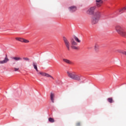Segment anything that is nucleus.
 Here are the masks:
<instances>
[{
	"label": "nucleus",
	"instance_id": "5",
	"mask_svg": "<svg viewBox=\"0 0 126 126\" xmlns=\"http://www.w3.org/2000/svg\"><path fill=\"white\" fill-rule=\"evenodd\" d=\"M115 29L117 32L119 34L121 33L124 30H125V29L123 27H121L120 26H117L115 27Z\"/></svg>",
	"mask_w": 126,
	"mask_h": 126
},
{
	"label": "nucleus",
	"instance_id": "18",
	"mask_svg": "<svg viewBox=\"0 0 126 126\" xmlns=\"http://www.w3.org/2000/svg\"><path fill=\"white\" fill-rule=\"evenodd\" d=\"M74 39H75L76 40V41L78 43H80L81 42V41L80 40H79V38H78L75 36H74Z\"/></svg>",
	"mask_w": 126,
	"mask_h": 126
},
{
	"label": "nucleus",
	"instance_id": "10",
	"mask_svg": "<svg viewBox=\"0 0 126 126\" xmlns=\"http://www.w3.org/2000/svg\"><path fill=\"white\" fill-rule=\"evenodd\" d=\"M69 9L71 12H75L76 10V7L75 6H72L70 7H69Z\"/></svg>",
	"mask_w": 126,
	"mask_h": 126
},
{
	"label": "nucleus",
	"instance_id": "19",
	"mask_svg": "<svg viewBox=\"0 0 126 126\" xmlns=\"http://www.w3.org/2000/svg\"><path fill=\"white\" fill-rule=\"evenodd\" d=\"M99 46L98 44H95L94 45L95 51H97L99 49Z\"/></svg>",
	"mask_w": 126,
	"mask_h": 126
},
{
	"label": "nucleus",
	"instance_id": "1",
	"mask_svg": "<svg viewBox=\"0 0 126 126\" xmlns=\"http://www.w3.org/2000/svg\"><path fill=\"white\" fill-rule=\"evenodd\" d=\"M96 6H92L87 10V14L89 15H93L91 19V23L93 25L97 24L101 17V13L99 11L94 12Z\"/></svg>",
	"mask_w": 126,
	"mask_h": 126
},
{
	"label": "nucleus",
	"instance_id": "8",
	"mask_svg": "<svg viewBox=\"0 0 126 126\" xmlns=\"http://www.w3.org/2000/svg\"><path fill=\"white\" fill-rule=\"evenodd\" d=\"M9 60L8 59L7 56L6 55L3 61H0V64H4L8 62H9Z\"/></svg>",
	"mask_w": 126,
	"mask_h": 126
},
{
	"label": "nucleus",
	"instance_id": "3",
	"mask_svg": "<svg viewBox=\"0 0 126 126\" xmlns=\"http://www.w3.org/2000/svg\"><path fill=\"white\" fill-rule=\"evenodd\" d=\"M63 40L64 41V43L66 47L67 48L68 51H70V47L71 45L70 42L68 39L65 36L63 37Z\"/></svg>",
	"mask_w": 126,
	"mask_h": 126
},
{
	"label": "nucleus",
	"instance_id": "16",
	"mask_svg": "<svg viewBox=\"0 0 126 126\" xmlns=\"http://www.w3.org/2000/svg\"><path fill=\"white\" fill-rule=\"evenodd\" d=\"M32 65L33 66L34 69H35V70H36V71L38 72V70L37 66V63H32Z\"/></svg>",
	"mask_w": 126,
	"mask_h": 126
},
{
	"label": "nucleus",
	"instance_id": "17",
	"mask_svg": "<svg viewBox=\"0 0 126 126\" xmlns=\"http://www.w3.org/2000/svg\"><path fill=\"white\" fill-rule=\"evenodd\" d=\"M107 101L110 103H113L114 102V100L112 97H110L107 99Z\"/></svg>",
	"mask_w": 126,
	"mask_h": 126
},
{
	"label": "nucleus",
	"instance_id": "7",
	"mask_svg": "<svg viewBox=\"0 0 126 126\" xmlns=\"http://www.w3.org/2000/svg\"><path fill=\"white\" fill-rule=\"evenodd\" d=\"M39 74L43 76L46 77L47 78H51L53 80H54V78L52 76H51V75H50L48 73L40 72H39Z\"/></svg>",
	"mask_w": 126,
	"mask_h": 126
},
{
	"label": "nucleus",
	"instance_id": "15",
	"mask_svg": "<svg viewBox=\"0 0 126 126\" xmlns=\"http://www.w3.org/2000/svg\"><path fill=\"white\" fill-rule=\"evenodd\" d=\"M120 35L123 36V37H126V31L124 30L120 34Z\"/></svg>",
	"mask_w": 126,
	"mask_h": 126
},
{
	"label": "nucleus",
	"instance_id": "9",
	"mask_svg": "<svg viewBox=\"0 0 126 126\" xmlns=\"http://www.w3.org/2000/svg\"><path fill=\"white\" fill-rule=\"evenodd\" d=\"M102 3L103 2L101 0H96V5L97 7H100Z\"/></svg>",
	"mask_w": 126,
	"mask_h": 126
},
{
	"label": "nucleus",
	"instance_id": "4",
	"mask_svg": "<svg viewBox=\"0 0 126 126\" xmlns=\"http://www.w3.org/2000/svg\"><path fill=\"white\" fill-rule=\"evenodd\" d=\"M78 44L74 40V38H72L71 39V48L72 49L74 50H78V47H76V46H77Z\"/></svg>",
	"mask_w": 126,
	"mask_h": 126
},
{
	"label": "nucleus",
	"instance_id": "20",
	"mask_svg": "<svg viewBox=\"0 0 126 126\" xmlns=\"http://www.w3.org/2000/svg\"><path fill=\"white\" fill-rule=\"evenodd\" d=\"M48 121H49V122L52 123H53L55 122L54 119L52 118H49V119H48Z\"/></svg>",
	"mask_w": 126,
	"mask_h": 126
},
{
	"label": "nucleus",
	"instance_id": "12",
	"mask_svg": "<svg viewBox=\"0 0 126 126\" xmlns=\"http://www.w3.org/2000/svg\"><path fill=\"white\" fill-rule=\"evenodd\" d=\"M119 12L120 14H122L126 11V6L120 9H119Z\"/></svg>",
	"mask_w": 126,
	"mask_h": 126
},
{
	"label": "nucleus",
	"instance_id": "6",
	"mask_svg": "<svg viewBox=\"0 0 126 126\" xmlns=\"http://www.w3.org/2000/svg\"><path fill=\"white\" fill-rule=\"evenodd\" d=\"M15 39L21 43H29V40L28 39H25V38H23L21 37H16Z\"/></svg>",
	"mask_w": 126,
	"mask_h": 126
},
{
	"label": "nucleus",
	"instance_id": "2",
	"mask_svg": "<svg viewBox=\"0 0 126 126\" xmlns=\"http://www.w3.org/2000/svg\"><path fill=\"white\" fill-rule=\"evenodd\" d=\"M67 74L68 77L72 80L80 81H81L82 76L80 75H77L74 72H67Z\"/></svg>",
	"mask_w": 126,
	"mask_h": 126
},
{
	"label": "nucleus",
	"instance_id": "13",
	"mask_svg": "<svg viewBox=\"0 0 126 126\" xmlns=\"http://www.w3.org/2000/svg\"><path fill=\"white\" fill-rule=\"evenodd\" d=\"M54 97H55V94L53 93H51L50 98L53 103L54 102Z\"/></svg>",
	"mask_w": 126,
	"mask_h": 126
},
{
	"label": "nucleus",
	"instance_id": "22",
	"mask_svg": "<svg viewBox=\"0 0 126 126\" xmlns=\"http://www.w3.org/2000/svg\"><path fill=\"white\" fill-rule=\"evenodd\" d=\"M23 59H24V60L26 61H30V59L28 58H23Z\"/></svg>",
	"mask_w": 126,
	"mask_h": 126
},
{
	"label": "nucleus",
	"instance_id": "14",
	"mask_svg": "<svg viewBox=\"0 0 126 126\" xmlns=\"http://www.w3.org/2000/svg\"><path fill=\"white\" fill-rule=\"evenodd\" d=\"M11 58L15 61H19L22 60V58L20 57H12Z\"/></svg>",
	"mask_w": 126,
	"mask_h": 126
},
{
	"label": "nucleus",
	"instance_id": "24",
	"mask_svg": "<svg viewBox=\"0 0 126 126\" xmlns=\"http://www.w3.org/2000/svg\"><path fill=\"white\" fill-rule=\"evenodd\" d=\"M80 124L79 123H77L76 126H80Z\"/></svg>",
	"mask_w": 126,
	"mask_h": 126
},
{
	"label": "nucleus",
	"instance_id": "23",
	"mask_svg": "<svg viewBox=\"0 0 126 126\" xmlns=\"http://www.w3.org/2000/svg\"><path fill=\"white\" fill-rule=\"evenodd\" d=\"M14 71H18V70H19V68L14 67Z\"/></svg>",
	"mask_w": 126,
	"mask_h": 126
},
{
	"label": "nucleus",
	"instance_id": "11",
	"mask_svg": "<svg viewBox=\"0 0 126 126\" xmlns=\"http://www.w3.org/2000/svg\"><path fill=\"white\" fill-rule=\"evenodd\" d=\"M63 61L65 63H66L67 64H72V62L71 61H70L69 60H67V59H63Z\"/></svg>",
	"mask_w": 126,
	"mask_h": 126
},
{
	"label": "nucleus",
	"instance_id": "21",
	"mask_svg": "<svg viewBox=\"0 0 126 126\" xmlns=\"http://www.w3.org/2000/svg\"><path fill=\"white\" fill-rule=\"evenodd\" d=\"M120 53H122L123 55H125L126 56V51H121Z\"/></svg>",
	"mask_w": 126,
	"mask_h": 126
}]
</instances>
